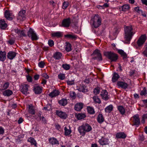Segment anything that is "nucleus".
Instances as JSON below:
<instances>
[{
  "mask_svg": "<svg viewBox=\"0 0 147 147\" xmlns=\"http://www.w3.org/2000/svg\"><path fill=\"white\" fill-rule=\"evenodd\" d=\"M125 33L124 38L127 42L126 43L129 44L132 36L135 33L133 31L131 26H127L125 28Z\"/></svg>",
  "mask_w": 147,
  "mask_h": 147,
  "instance_id": "1",
  "label": "nucleus"
},
{
  "mask_svg": "<svg viewBox=\"0 0 147 147\" xmlns=\"http://www.w3.org/2000/svg\"><path fill=\"white\" fill-rule=\"evenodd\" d=\"M92 128L87 123H83L78 128V131L82 136L85 135L86 132L90 131Z\"/></svg>",
  "mask_w": 147,
  "mask_h": 147,
  "instance_id": "2",
  "label": "nucleus"
},
{
  "mask_svg": "<svg viewBox=\"0 0 147 147\" xmlns=\"http://www.w3.org/2000/svg\"><path fill=\"white\" fill-rule=\"evenodd\" d=\"M92 21H93V25L95 28H98L101 24V18L97 14H95L94 16Z\"/></svg>",
  "mask_w": 147,
  "mask_h": 147,
  "instance_id": "3",
  "label": "nucleus"
},
{
  "mask_svg": "<svg viewBox=\"0 0 147 147\" xmlns=\"http://www.w3.org/2000/svg\"><path fill=\"white\" fill-rule=\"evenodd\" d=\"M104 54L111 61H115L118 59L117 55L113 52H105L104 53Z\"/></svg>",
  "mask_w": 147,
  "mask_h": 147,
  "instance_id": "4",
  "label": "nucleus"
},
{
  "mask_svg": "<svg viewBox=\"0 0 147 147\" xmlns=\"http://www.w3.org/2000/svg\"><path fill=\"white\" fill-rule=\"evenodd\" d=\"M92 59L96 60L98 61H100L102 60V56L99 50L97 49H96L92 53Z\"/></svg>",
  "mask_w": 147,
  "mask_h": 147,
  "instance_id": "5",
  "label": "nucleus"
},
{
  "mask_svg": "<svg viewBox=\"0 0 147 147\" xmlns=\"http://www.w3.org/2000/svg\"><path fill=\"white\" fill-rule=\"evenodd\" d=\"M146 40V35H141L137 42V44L139 47H142Z\"/></svg>",
  "mask_w": 147,
  "mask_h": 147,
  "instance_id": "6",
  "label": "nucleus"
},
{
  "mask_svg": "<svg viewBox=\"0 0 147 147\" xmlns=\"http://www.w3.org/2000/svg\"><path fill=\"white\" fill-rule=\"evenodd\" d=\"M26 11L24 9L20 10L18 13L17 18L20 21H23L26 19Z\"/></svg>",
  "mask_w": 147,
  "mask_h": 147,
  "instance_id": "7",
  "label": "nucleus"
},
{
  "mask_svg": "<svg viewBox=\"0 0 147 147\" xmlns=\"http://www.w3.org/2000/svg\"><path fill=\"white\" fill-rule=\"evenodd\" d=\"M28 36L30 37H31L32 40H36L38 39V38L36 34L34 32L33 30L30 28L28 32Z\"/></svg>",
  "mask_w": 147,
  "mask_h": 147,
  "instance_id": "8",
  "label": "nucleus"
},
{
  "mask_svg": "<svg viewBox=\"0 0 147 147\" xmlns=\"http://www.w3.org/2000/svg\"><path fill=\"white\" fill-rule=\"evenodd\" d=\"M56 114L61 118L65 119L67 117V114L64 112L59 110H56Z\"/></svg>",
  "mask_w": 147,
  "mask_h": 147,
  "instance_id": "9",
  "label": "nucleus"
},
{
  "mask_svg": "<svg viewBox=\"0 0 147 147\" xmlns=\"http://www.w3.org/2000/svg\"><path fill=\"white\" fill-rule=\"evenodd\" d=\"M133 122L134 125L138 126L140 124V119L139 115L136 114L133 117Z\"/></svg>",
  "mask_w": 147,
  "mask_h": 147,
  "instance_id": "10",
  "label": "nucleus"
},
{
  "mask_svg": "<svg viewBox=\"0 0 147 147\" xmlns=\"http://www.w3.org/2000/svg\"><path fill=\"white\" fill-rule=\"evenodd\" d=\"M33 90L36 94H40L42 92V88L39 86L38 84H35L34 86Z\"/></svg>",
  "mask_w": 147,
  "mask_h": 147,
  "instance_id": "11",
  "label": "nucleus"
},
{
  "mask_svg": "<svg viewBox=\"0 0 147 147\" xmlns=\"http://www.w3.org/2000/svg\"><path fill=\"white\" fill-rule=\"evenodd\" d=\"M71 24V20L70 18L64 19L62 22V26L64 27H68Z\"/></svg>",
  "mask_w": 147,
  "mask_h": 147,
  "instance_id": "12",
  "label": "nucleus"
},
{
  "mask_svg": "<svg viewBox=\"0 0 147 147\" xmlns=\"http://www.w3.org/2000/svg\"><path fill=\"white\" fill-rule=\"evenodd\" d=\"M29 86L28 84H24L22 86V88L21 89V92L23 94L27 95L28 94V88Z\"/></svg>",
  "mask_w": 147,
  "mask_h": 147,
  "instance_id": "13",
  "label": "nucleus"
},
{
  "mask_svg": "<svg viewBox=\"0 0 147 147\" xmlns=\"http://www.w3.org/2000/svg\"><path fill=\"white\" fill-rule=\"evenodd\" d=\"M4 16L6 19L9 20H11L13 19L11 17L12 13L10 12L9 11L6 10L4 12Z\"/></svg>",
  "mask_w": 147,
  "mask_h": 147,
  "instance_id": "14",
  "label": "nucleus"
},
{
  "mask_svg": "<svg viewBox=\"0 0 147 147\" xmlns=\"http://www.w3.org/2000/svg\"><path fill=\"white\" fill-rule=\"evenodd\" d=\"M109 140L106 138L102 137L99 140L100 144L101 145H105L109 144Z\"/></svg>",
  "mask_w": 147,
  "mask_h": 147,
  "instance_id": "15",
  "label": "nucleus"
},
{
  "mask_svg": "<svg viewBox=\"0 0 147 147\" xmlns=\"http://www.w3.org/2000/svg\"><path fill=\"white\" fill-rule=\"evenodd\" d=\"M117 86L123 89H126L128 86V85L127 83L121 81H118L117 83Z\"/></svg>",
  "mask_w": 147,
  "mask_h": 147,
  "instance_id": "16",
  "label": "nucleus"
},
{
  "mask_svg": "<svg viewBox=\"0 0 147 147\" xmlns=\"http://www.w3.org/2000/svg\"><path fill=\"white\" fill-rule=\"evenodd\" d=\"M83 106L84 104L82 103H77L75 106L74 109L77 111H80L83 108Z\"/></svg>",
  "mask_w": 147,
  "mask_h": 147,
  "instance_id": "17",
  "label": "nucleus"
},
{
  "mask_svg": "<svg viewBox=\"0 0 147 147\" xmlns=\"http://www.w3.org/2000/svg\"><path fill=\"white\" fill-rule=\"evenodd\" d=\"M108 94V92L106 90H103L101 93L100 95L102 99L105 100H107L109 99Z\"/></svg>",
  "mask_w": 147,
  "mask_h": 147,
  "instance_id": "18",
  "label": "nucleus"
},
{
  "mask_svg": "<svg viewBox=\"0 0 147 147\" xmlns=\"http://www.w3.org/2000/svg\"><path fill=\"white\" fill-rule=\"evenodd\" d=\"M64 134L66 136H69L71 132V128L69 126L65 127L64 128Z\"/></svg>",
  "mask_w": 147,
  "mask_h": 147,
  "instance_id": "19",
  "label": "nucleus"
},
{
  "mask_svg": "<svg viewBox=\"0 0 147 147\" xmlns=\"http://www.w3.org/2000/svg\"><path fill=\"white\" fill-rule=\"evenodd\" d=\"M64 37L66 38L74 40H76L77 38V36L73 34H67L65 35Z\"/></svg>",
  "mask_w": 147,
  "mask_h": 147,
  "instance_id": "20",
  "label": "nucleus"
},
{
  "mask_svg": "<svg viewBox=\"0 0 147 147\" xmlns=\"http://www.w3.org/2000/svg\"><path fill=\"white\" fill-rule=\"evenodd\" d=\"M16 55V53L12 51H9L7 54V58L10 59H13Z\"/></svg>",
  "mask_w": 147,
  "mask_h": 147,
  "instance_id": "21",
  "label": "nucleus"
},
{
  "mask_svg": "<svg viewBox=\"0 0 147 147\" xmlns=\"http://www.w3.org/2000/svg\"><path fill=\"white\" fill-rule=\"evenodd\" d=\"M62 56V54L61 53L57 52L54 53L53 57L56 60H59L61 58Z\"/></svg>",
  "mask_w": 147,
  "mask_h": 147,
  "instance_id": "22",
  "label": "nucleus"
},
{
  "mask_svg": "<svg viewBox=\"0 0 147 147\" xmlns=\"http://www.w3.org/2000/svg\"><path fill=\"white\" fill-rule=\"evenodd\" d=\"M7 24L4 20H0V28L2 29H5L7 27Z\"/></svg>",
  "mask_w": 147,
  "mask_h": 147,
  "instance_id": "23",
  "label": "nucleus"
},
{
  "mask_svg": "<svg viewBox=\"0 0 147 147\" xmlns=\"http://www.w3.org/2000/svg\"><path fill=\"white\" fill-rule=\"evenodd\" d=\"M116 137L117 138L124 139L126 137V135L124 132H120L116 134Z\"/></svg>",
  "mask_w": 147,
  "mask_h": 147,
  "instance_id": "24",
  "label": "nucleus"
},
{
  "mask_svg": "<svg viewBox=\"0 0 147 147\" xmlns=\"http://www.w3.org/2000/svg\"><path fill=\"white\" fill-rule=\"evenodd\" d=\"M59 93V91L56 90H53L49 94V96L51 97H53L58 95Z\"/></svg>",
  "mask_w": 147,
  "mask_h": 147,
  "instance_id": "25",
  "label": "nucleus"
},
{
  "mask_svg": "<svg viewBox=\"0 0 147 147\" xmlns=\"http://www.w3.org/2000/svg\"><path fill=\"white\" fill-rule=\"evenodd\" d=\"M6 53L5 52L0 51V61H4L6 58Z\"/></svg>",
  "mask_w": 147,
  "mask_h": 147,
  "instance_id": "26",
  "label": "nucleus"
},
{
  "mask_svg": "<svg viewBox=\"0 0 147 147\" xmlns=\"http://www.w3.org/2000/svg\"><path fill=\"white\" fill-rule=\"evenodd\" d=\"M134 10L140 14H141L144 17H146V15L145 13L143 12V11L140 9L139 7H137L134 8Z\"/></svg>",
  "mask_w": 147,
  "mask_h": 147,
  "instance_id": "27",
  "label": "nucleus"
},
{
  "mask_svg": "<svg viewBox=\"0 0 147 147\" xmlns=\"http://www.w3.org/2000/svg\"><path fill=\"white\" fill-rule=\"evenodd\" d=\"M113 106L112 105H110L106 107L105 109V111L106 113H109L113 110Z\"/></svg>",
  "mask_w": 147,
  "mask_h": 147,
  "instance_id": "28",
  "label": "nucleus"
},
{
  "mask_svg": "<svg viewBox=\"0 0 147 147\" xmlns=\"http://www.w3.org/2000/svg\"><path fill=\"white\" fill-rule=\"evenodd\" d=\"M97 120L98 122L100 123H102L104 121V118L102 114H100L98 115Z\"/></svg>",
  "mask_w": 147,
  "mask_h": 147,
  "instance_id": "29",
  "label": "nucleus"
},
{
  "mask_svg": "<svg viewBox=\"0 0 147 147\" xmlns=\"http://www.w3.org/2000/svg\"><path fill=\"white\" fill-rule=\"evenodd\" d=\"M76 117L78 120H81L85 118L86 115L84 113H79L76 115Z\"/></svg>",
  "mask_w": 147,
  "mask_h": 147,
  "instance_id": "30",
  "label": "nucleus"
},
{
  "mask_svg": "<svg viewBox=\"0 0 147 147\" xmlns=\"http://www.w3.org/2000/svg\"><path fill=\"white\" fill-rule=\"evenodd\" d=\"M49 142L52 145H55L58 144H59V141L56 139L53 138H51L49 140Z\"/></svg>",
  "mask_w": 147,
  "mask_h": 147,
  "instance_id": "31",
  "label": "nucleus"
},
{
  "mask_svg": "<svg viewBox=\"0 0 147 147\" xmlns=\"http://www.w3.org/2000/svg\"><path fill=\"white\" fill-rule=\"evenodd\" d=\"M13 94L12 91L10 90H5L3 92V95L5 96H9Z\"/></svg>",
  "mask_w": 147,
  "mask_h": 147,
  "instance_id": "32",
  "label": "nucleus"
},
{
  "mask_svg": "<svg viewBox=\"0 0 147 147\" xmlns=\"http://www.w3.org/2000/svg\"><path fill=\"white\" fill-rule=\"evenodd\" d=\"M119 78V75L116 73H114L112 78V81L113 82H116Z\"/></svg>",
  "mask_w": 147,
  "mask_h": 147,
  "instance_id": "33",
  "label": "nucleus"
},
{
  "mask_svg": "<svg viewBox=\"0 0 147 147\" xmlns=\"http://www.w3.org/2000/svg\"><path fill=\"white\" fill-rule=\"evenodd\" d=\"M15 31L16 33H18V35H20L21 36H26V35L25 34V32L24 30H21L18 29H16Z\"/></svg>",
  "mask_w": 147,
  "mask_h": 147,
  "instance_id": "34",
  "label": "nucleus"
},
{
  "mask_svg": "<svg viewBox=\"0 0 147 147\" xmlns=\"http://www.w3.org/2000/svg\"><path fill=\"white\" fill-rule=\"evenodd\" d=\"M52 36L54 37L60 38L62 36V34L61 32H57L53 33Z\"/></svg>",
  "mask_w": 147,
  "mask_h": 147,
  "instance_id": "35",
  "label": "nucleus"
},
{
  "mask_svg": "<svg viewBox=\"0 0 147 147\" xmlns=\"http://www.w3.org/2000/svg\"><path fill=\"white\" fill-rule=\"evenodd\" d=\"M129 7L128 5L125 4L121 6L119 9L123 11H126L129 9Z\"/></svg>",
  "mask_w": 147,
  "mask_h": 147,
  "instance_id": "36",
  "label": "nucleus"
},
{
  "mask_svg": "<svg viewBox=\"0 0 147 147\" xmlns=\"http://www.w3.org/2000/svg\"><path fill=\"white\" fill-rule=\"evenodd\" d=\"M59 105L62 106H65L67 104V100L66 99H63L59 101Z\"/></svg>",
  "mask_w": 147,
  "mask_h": 147,
  "instance_id": "37",
  "label": "nucleus"
},
{
  "mask_svg": "<svg viewBox=\"0 0 147 147\" xmlns=\"http://www.w3.org/2000/svg\"><path fill=\"white\" fill-rule=\"evenodd\" d=\"M65 50L67 52H69L71 51V45L69 42H67L66 43Z\"/></svg>",
  "mask_w": 147,
  "mask_h": 147,
  "instance_id": "38",
  "label": "nucleus"
},
{
  "mask_svg": "<svg viewBox=\"0 0 147 147\" xmlns=\"http://www.w3.org/2000/svg\"><path fill=\"white\" fill-rule=\"evenodd\" d=\"M28 141L31 143V145H34L35 146H36V142L34 138L30 137L28 139Z\"/></svg>",
  "mask_w": 147,
  "mask_h": 147,
  "instance_id": "39",
  "label": "nucleus"
},
{
  "mask_svg": "<svg viewBox=\"0 0 147 147\" xmlns=\"http://www.w3.org/2000/svg\"><path fill=\"white\" fill-rule=\"evenodd\" d=\"M118 110L120 113L122 115H123L125 113V109L123 107L121 106H119L117 107Z\"/></svg>",
  "mask_w": 147,
  "mask_h": 147,
  "instance_id": "40",
  "label": "nucleus"
},
{
  "mask_svg": "<svg viewBox=\"0 0 147 147\" xmlns=\"http://www.w3.org/2000/svg\"><path fill=\"white\" fill-rule=\"evenodd\" d=\"M28 109V111L32 115H34L35 114V111L33 106L29 105Z\"/></svg>",
  "mask_w": 147,
  "mask_h": 147,
  "instance_id": "41",
  "label": "nucleus"
},
{
  "mask_svg": "<svg viewBox=\"0 0 147 147\" xmlns=\"http://www.w3.org/2000/svg\"><path fill=\"white\" fill-rule=\"evenodd\" d=\"M94 102L95 103L99 104L101 102V101L100 99L99 98L98 96L97 95L94 96L92 98Z\"/></svg>",
  "mask_w": 147,
  "mask_h": 147,
  "instance_id": "42",
  "label": "nucleus"
},
{
  "mask_svg": "<svg viewBox=\"0 0 147 147\" xmlns=\"http://www.w3.org/2000/svg\"><path fill=\"white\" fill-rule=\"evenodd\" d=\"M86 87L84 85H82L80 86L78 89V90L82 92H86L87 91V89H86Z\"/></svg>",
  "mask_w": 147,
  "mask_h": 147,
  "instance_id": "43",
  "label": "nucleus"
},
{
  "mask_svg": "<svg viewBox=\"0 0 147 147\" xmlns=\"http://www.w3.org/2000/svg\"><path fill=\"white\" fill-rule=\"evenodd\" d=\"M118 52L122 56H123L124 58H125L127 57V55L126 53L123 50L121 49H119L118 50Z\"/></svg>",
  "mask_w": 147,
  "mask_h": 147,
  "instance_id": "44",
  "label": "nucleus"
},
{
  "mask_svg": "<svg viewBox=\"0 0 147 147\" xmlns=\"http://www.w3.org/2000/svg\"><path fill=\"white\" fill-rule=\"evenodd\" d=\"M100 92V88L99 87H97L95 88L93 90L94 94L96 95H97L99 94Z\"/></svg>",
  "mask_w": 147,
  "mask_h": 147,
  "instance_id": "45",
  "label": "nucleus"
},
{
  "mask_svg": "<svg viewBox=\"0 0 147 147\" xmlns=\"http://www.w3.org/2000/svg\"><path fill=\"white\" fill-rule=\"evenodd\" d=\"M9 83L8 82H5L2 87V90H4L6 89L9 87Z\"/></svg>",
  "mask_w": 147,
  "mask_h": 147,
  "instance_id": "46",
  "label": "nucleus"
},
{
  "mask_svg": "<svg viewBox=\"0 0 147 147\" xmlns=\"http://www.w3.org/2000/svg\"><path fill=\"white\" fill-rule=\"evenodd\" d=\"M65 75L64 74L60 73L58 75V78L60 80H63L65 79Z\"/></svg>",
  "mask_w": 147,
  "mask_h": 147,
  "instance_id": "47",
  "label": "nucleus"
},
{
  "mask_svg": "<svg viewBox=\"0 0 147 147\" xmlns=\"http://www.w3.org/2000/svg\"><path fill=\"white\" fill-rule=\"evenodd\" d=\"M62 67L66 70H68L70 68V65L67 64H63L62 66Z\"/></svg>",
  "mask_w": 147,
  "mask_h": 147,
  "instance_id": "48",
  "label": "nucleus"
},
{
  "mask_svg": "<svg viewBox=\"0 0 147 147\" xmlns=\"http://www.w3.org/2000/svg\"><path fill=\"white\" fill-rule=\"evenodd\" d=\"M69 5V3L68 1H64L62 6V8L63 9H66L68 7Z\"/></svg>",
  "mask_w": 147,
  "mask_h": 147,
  "instance_id": "49",
  "label": "nucleus"
},
{
  "mask_svg": "<svg viewBox=\"0 0 147 147\" xmlns=\"http://www.w3.org/2000/svg\"><path fill=\"white\" fill-rule=\"evenodd\" d=\"M43 109H45V110L50 111V110L51 109V105L49 104H47V105L46 106L44 107L43 108Z\"/></svg>",
  "mask_w": 147,
  "mask_h": 147,
  "instance_id": "50",
  "label": "nucleus"
},
{
  "mask_svg": "<svg viewBox=\"0 0 147 147\" xmlns=\"http://www.w3.org/2000/svg\"><path fill=\"white\" fill-rule=\"evenodd\" d=\"M69 95L72 99H75L76 97V94L74 92H70L69 93Z\"/></svg>",
  "mask_w": 147,
  "mask_h": 147,
  "instance_id": "51",
  "label": "nucleus"
},
{
  "mask_svg": "<svg viewBox=\"0 0 147 147\" xmlns=\"http://www.w3.org/2000/svg\"><path fill=\"white\" fill-rule=\"evenodd\" d=\"M147 94L146 89V88H144L141 92L140 94L141 95L146 96Z\"/></svg>",
  "mask_w": 147,
  "mask_h": 147,
  "instance_id": "52",
  "label": "nucleus"
},
{
  "mask_svg": "<svg viewBox=\"0 0 147 147\" xmlns=\"http://www.w3.org/2000/svg\"><path fill=\"white\" fill-rule=\"evenodd\" d=\"M45 65V63L42 61H41L38 63V65L40 68H42L44 67Z\"/></svg>",
  "mask_w": 147,
  "mask_h": 147,
  "instance_id": "53",
  "label": "nucleus"
},
{
  "mask_svg": "<svg viewBox=\"0 0 147 147\" xmlns=\"http://www.w3.org/2000/svg\"><path fill=\"white\" fill-rule=\"evenodd\" d=\"M87 110L88 113L92 114V107L90 106H87Z\"/></svg>",
  "mask_w": 147,
  "mask_h": 147,
  "instance_id": "54",
  "label": "nucleus"
},
{
  "mask_svg": "<svg viewBox=\"0 0 147 147\" xmlns=\"http://www.w3.org/2000/svg\"><path fill=\"white\" fill-rule=\"evenodd\" d=\"M48 44L50 47H52L54 45V42L53 40H49Z\"/></svg>",
  "mask_w": 147,
  "mask_h": 147,
  "instance_id": "55",
  "label": "nucleus"
},
{
  "mask_svg": "<svg viewBox=\"0 0 147 147\" xmlns=\"http://www.w3.org/2000/svg\"><path fill=\"white\" fill-rule=\"evenodd\" d=\"M67 83L68 85H72L74 84V80H68L67 81Z\"/></svg>",
  "mask_w": 147,
  "mask_h": 147,
  "instance_id": "56",
  "label": "nucleus"
},
{
  "mask_svg": "<svg viewBox=\"0 0 147 147\" xmlns=\"http://www.w3.org/2000/svg\"><path fill=\"white\" fill-rule=\"evenodd\" d=\"M94 132H93L94 134V136H95V138H96L98 136V130L96 129H94Z\"/></svg>",
  "mask_w": 147,
  "mask_h": 147,
  "instance_id": "57",
  "label": "nucleus"
},
{
  "mask_svg": "<svg viewBox=\"0 0 147 147\" xmlns=\"http://www.w3.org/2000/svg\"><path fill=\"white\" fill-rule=\"evenodd\" d=\"M41 76L42 77L45 78L46 79H47L49 78L48 76L46 73H44L42 74Z\"/></svg>",
  "mask_w": 147,
  "mask_h": 147,
  "instance_id": "58",
  "label": "nucleus"
},
{
  "mask_svg": "<svg viewBox=\"0 0 147 147\" xmlns=\"http://www.w3.org/2000/svg\"><path fill=\"white\" fill-rule=\"evenodd\" d=\"M4 133V129L2 127H0V135H3Z\"/></svg>",
  "mask_w": 147,
  "mask_h": 147,
  "instance_id": "59",
  "label": "nucleus"
},
{
  "mask_svg": "<svg viewBox=\"0 0 147 147\" xmlns=\"http://www.w3.org/2000/svg\"><path fill=\"white\" fill-rule=\"evenodd\" d=\"M27 81L29 82H31L32 81V77L30 76H28L27 77Z\"/></svg>",
  "mask_w": 147,
  "mask_h": 147,
  "instance_id": "60",
  "label": "nucleus"
},
{
  "mask_svg": "<svg viewBox=\"0 0 147 147\" xmlns=\"http://www.w3.org/2000/svg\"><path fill=\"white\" fill-rule=\"evenodd\" d=\"M40 120H42L44 123H47V120L43 116H42L41 118H40Z\"/></svg>",
  "mask_w": 147,
  "mask_h": 147,
  "instance_id": "61",
  "label": "nucleus"
},
{
  "mask_svg": "<svg viewBox=\"0 0 147 147\" xmlns=\"http://www.w3.org/2000/svg\"><path fill=\"white\" fill-rule=\"evenodd\" d=\"M142 54L144 56L147 57V50L145 49L144 51L142 53Z\"/></svg>",
  "mask_w": 147,
  "mask_h": 147,
  "instance_id": "62",
  "label": "nucleus"
},
{
  "mask_svg": "<svg viewBox=\"0 0 147 147\" xmlns=\"http://www.w3.org/2000/svg\"><path fill=\"white\" fill-rule=\"evenodd\" d=\"M8 43L10 45H12L15 42V41L13 39H10L8 41Z\"/></svg>",
  "mask_w": 147,
  "mask_h": 147,
  "instance_id": "63",
  "label": "nucleus"
},
{
  "mask_svg": "<svg viewBox=\"0 0 147 147\" xmlns=\"http://www.w3.org/2000/svg\"><path fill=\"white\" fill-rule=\"evenodd\" d=\"M142 3L146 5H147V0H141Z\"/></svg>",
  "mask_w": 147,
  "mask_h": 147,
  "instance_id": "64",
  "label": "nucleus"
}]
</instances>
